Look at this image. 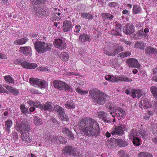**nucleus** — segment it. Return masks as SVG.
Instances as JSON below:
<instances>
[{
    "label": "nucleus",
    "instance_id": "obj_39",
    "mask_svg": "<svg viewBox=\"0 0 157 157\" xmlns=\"http://www.w3.org/2000/svg\"><path fill=\"white\" fill-rule=\"evenodd\" d=\"M134 47L143 50L145 48L144 43L142 42H137L135 44Z\"/></svg>",
    "mask_w": 157,
    "mask_h": 157
},
{
    "label": "nucleus",
    "instance_id": "obj_47",
    "mask_svg": "<svg viewBox=\"0 0 157 157\" xmlns=\"http://www.w3.org/2000/svg\"><path fill=\"white\" fill-rule=\"evenodd\" d=\"M75 90L78 93L81 95L86 94L88 92V91L83 90L78 87L76 88Z\"/></svg>",
    "mask_w": 157,
    "mask_h": 157
},
{
    "label": "nucleus",
    "instance_id": "obj_29",
    "mask_svg": "<svg viewBox=\"0 0 157 157\" xmlns=\"http://www.w3.org/2000/svg\"><path fill=\"white\" fill-rule=\"evenodd\" d=\"M81 16L82 17L88 20H92L93 18V15L90 13H81Z\"/></svg>",
    "mask_w": 157,
    "mask_h": 157
},
{
    "label": "nucleus",
    "instance_id": "obj_44",
    "mask_svg": "<svg viewBox=\"0 0 157 157\" xmlns=\"http://www.w3.org/2000/svg\"><path fill=\"white\" fill-rule=\"evenodd\" d=\"M34 120L35 124L37 126L43 124L42 121L41 120L40 118L36 116L34 117Z\"/></svg>",
    "mask_w": 157,
    "mask_h": 157
},
{
    "label": "nucleus",
    "instance_id": "obj_24",
    "mask_svg": "<svg viewBox=\"0 0 157 157\" xmlns=\"http://www.w3.org/2000/svg\"><path fill=\"white\" fill-rule=\"evenodd\" d=\"M65 106L67 109H73L75 107V105L73 101L71 99L68 100L65 104Z\"/></svg>",
    "mask_w": 157,
    "mask_h": 157
},
{
    "label": "nucleus",
    "instance_id": "obj_41",
    "mask_svg": "<svg viewBox=\"0 0 157 157\" xmlns=\"http://www.w3.org/2000/svg\"><path fill=\"white\" fill-rule=\"evenodd\" d=\"M117 143L118 146L119 147H124L128 145V143L123 140L119 139L117 140Z\"/></svg>",
    "mask_w": 157,
    "mask_h": 157
},
{
    "label": "nucleus",
    "instance_id": "obj_42",
    "mask_svg": "<svg viewBox=\"0 0 157 157\" xmlns=\"http://www.w3.org/2000/svg\"><path fill=\"white\" fill-rule=\"evenodd\" d=\"M138 157H152V155L149 153L141 152L139 154Z\"/></svg>",
    "mask_w": 157,
    "mask_h": 157
},
{
    "label": "nucleus",
    "instance_id": "obj_43",
    "mask_svg": "<svg viewBox=\"0 0 157 157\" xmlns=\"http://www.w3.org/2000/svg\"><path fill=\"white\" fill-rule=\"evenodd\" d=\"M39 79L31 78L29 79L30 83L33 86L38 85L39 83Z\"/></svg>",
    "mask_w": 157,
    "mask_h": 157
},
{
    "label": "nucleus",
    "instance_id": "obj_34",
    "mask_svg": "<svg viewBox=\"0 0 157 157\" xmlns=\"http://www.w3.org/2000/svg\"><path fill=\"white\" fill-rule=\"evenodd\" d=\"M101 15L102 18L107 19L108 20H111L113 19V16L109 13H102Z\"/></svg>",
    "mask_w": 157,
    "mask_h": 157
},
{
    "label": "nucleus",
    "instance_id": "obj_22",
    "mask_svg": "<svg viewBox=\"0 0 157 157\" xmlns=\"http://www.w3.org/2000/svg\"><path fill=\"white\" fill-rule=\"evenodd\" d=\"M28 40V38L24 37L15 40L13 43L15 45H21L25 44Z\"/></svg>",
    "mask_w": 157,
    "mask_h": 157
},
{
    "label": "nucleus",
    "instance_id": "obj_62",
    "mask_svg": "<svg viewBox=\"0 0 157 157\" xmlns=\"http://www.w3.org/2000/svg\"><path fill=\"white\" fill-rule=\"evenodd\" d=\"M31 92L33 94H39V91H38V90L36 89H32L31 90Z\"/></svg>",
    "mask_w": 157,
    "mask_h": 157
},
{
    "label": "nucleus",
    "instance_id": "obj_38",
    "mask_svg": "<svg viewBox=\"0 0 157 157\" xmlns=\"http://www.w3.org/2000/svg\"><path fill=\"white\" fill-rule=\"evenodd\" d=\"M131 54V52L130 51L123 52L118 54V57L124 58L130 56Z\"/></svg>",
    "mask_w": 157,
    "mask_h": 157
},
{
    "label": "nucleus",
    "instance_id": "obj_58",
    "mask_svg": "<svg viewBox=\"0 0 157 157\" xmlns=\"http://www.w3.org/2000/svg\"><path fill=\"white\" fill-rule=\"evenodd\" d=\"M137 97L140 98L144 95V93L141 90L138 89L137 90Z\"/></svg>",
    "mask_w": 157,
    "mask_h": 157
},
{
    "label": "nucleus",
    "instance_id": "obj_55",
    "mask_svg": "<svg viewBox=\"0 0 157 157\" xmlns=\"http://www.w3.org/2000/svg\"><path fill=\"white\" fill-rule=\"evenodd\" d=\"M81 29V26L79 25H77L75 26L74 31L75 33L78 34L80 30Z\"/></svg>",
    "mask_w": 157,
    "mask_h": 157
},
{
    "label": "nucleus",
    "instance_id": "obj_48",
    "mask_svg": "<svg viewBox=\"0 0 157 157\" xmlns=\"http://www.w3.org/2000/svg\"><path fill=\"white\" fill-rule=\"evenodd\" d=\"M5 81L8 83H14L13 78L10 76H7L4 77Z\"/></svg>",
    "mask_w": 157,
    "mask_h": 157
},
{
    "label": "nucleus",
    "instance_id": "obj_56",
    "mask_svg": "<svg viewBox=\"0 0 157 157\" xmlns=\"http://www.w3.org/2000/svg\"><path fill=\"white\" fill-rule=\"evenodd\" d=\"M60 117L62 119L63 121H69V119L68 116L65 113H64L62 116H61Z\"/></svg>",
    "mask_w": 157,
    "mask_h": 157
},
{
    "label": "nucleus",
    "instance_id": "obj_4",
    "mask_svg": "<svg viewBox=\"0 0 157 157\" xmlns=\"http://www.w3.org/2000/svg\"><path fill=\"white\" fill-rule=\"evenodd\" d=\"M105 79L112 82H118L120 81L131 82L132 79L124 75H107L105 76Z\"/></svg>",
    "mask_w": 157,
    "mask_h": 157
},
{
    "label": "nucleus",
    "instance_id": "obj_45",
    "mask_svg": "<svg viewBox=\"0 0 157 157\" xmlns=\"http://www.w3.org/2000/svg\"><path fill=\"white\" fill-rule=\"evenodd\" d=\"M116 111L117 110L115 109H114V108H113V111L111 110L110 112V114L112 115V116L113 117V123L115 122L116 121L115 117L117 116V113H116Z\"/></svg>",
    "mask_w": 157,
    "mask_h": 157
},
{
    "label": "nucleus",
    "instance_id": "obj_59",
    "mask_svg": "<svg viewBox=\"0 0 157 157\" xmlns=\"http://www.w3.org/2000/svg\"><path fill=\"white\" fill-rule=\"evenodd\" d=\"M149 32V29L148 28H146L144 29V31H143V35L146 38L147 36V33H148Z\"/></svg>",
    "mask_w": 157,
    "mask_h": 157
},
{
    "label": "nucleus",
    "instance_id": "obj_28",
    "mask_svg": "<svg viewBox=\"0 0 157 157\" xmlns=\"http://www.w3.org/2000/svg\"><path fill=\"white\" fill-rule=\"evenodd\" d=\"M60 59L63 61L66 62L68 60L69 56L68 54L66 52L61 53L59 55Z\"/></svg>",
    "mask_w": 157,
    "mask_h": 157
},
{
    "label": "nucleus",
    "instance_id": "obj_26",
    "mask_svg": "<svg viewBox=\"0 0 157 157\" xmlns=\"http://www.w3.org/2000/svg\"><path fill=\"white\" fill-rule=\"evenodd\" d=\"M145 52L147 54L151 53L157 54V49L154 48L151 46H148L145 48Z\"/></svg>",
    "mask_w": 157,
    "mask_h": 157
},
{
    "label": "nucleus",
    "instance_id": "obj_1",
    "mask_svg": "<svg viewBox=\"0 0 157 157\" xmlns=\"http://www.w3.org/2000/svg\"><path fill=\"white\" fill-rule=\"evenodd\" d=\"M123 50V48L122 46L113 44L105 45L103 48L104 53L109 56H114Z\"/></svg>",
    "mask_w": 157,
    "mask_h": 157
},
{
    "label": "nucleus",
    "instance_id": "obj_21",
    "mask_svg": "<svg viewBox=\"0 0 157 157\" xmlns=\"http://www.w3.org/2000/svg\"><path fill=\"white\" fill-rule=\"evenodd\" d=\"M90 37L88 35L85 33H83L79 36V41L84 43L86 41H89L90 40Z\"/></svg>",
    "mask_w": 157,
    "mask_h": 157
},
{
    "label": "nucleus",
    "instance_id": "obj_33",
    "mask_svg": "<svg viewBox=\"0 0 157 157\" xmlns=\"http://www.w3.org/2000/svg\"><path fill=\"white\" fill-rule=\"evenodd\" d=\"M150 90L153 96L157 100V88L156 86H154L150 87Z\"/></svg>",
    "mask_w": 157,
    "mask_h": 157
},
{
    "label": "nucleus",
    "instance_id": "obj_61",
    "mask_svg": "<svg viewBox=\"0 0 157 157\" xmlns=\"http://www.w3.org/2000/svg\"><path fill=\"white\" fill-rule=\"evenodd\" d=\"M8 92L6 90V89L3 87L1 85H0V93H6L7 94Z\"/></svg>",
    "mask_w": 157,
    "mask_h": 157
},
{
    "label": "nucleus",
    "instance_id": "obj_32",
    "mask_svg": "<svg viewBox=\"0 0 157 157\" xmlns=\"http://www.w3.org/2000/svg\"><path fill=\"white\" fill-rule=\"evenodd\" d=\"M54 108L55 110L58 112L60 117L64 113V109L59 106H56Z\"/></svg>",
    "mask_w": 157,
    "mask_h": 157
},
{
    "label": "nucleus",
    "instance_id": "obj_40",
    "mask_svg": "<svg viewBox=\"0 0 157 157\" xmlns=\"http://www.w3.org/2000/svg\"><path fill=\"white\" fill-rule=\"evenodd\" d=\"M122 132V130L121 128H113L112 133L113 135H117L121 134Z\"/></svg>",
    "mask_w": 157,
    "mask_h": 157
},
{
    "label": "nucleus",
    "instance_id": "obj_36",
    "mask_svg": "<svg viewBox=\"0 0 157 157\" xmlns=\"http://www.w3.org/2000/svg\"><path fill=\"white\" fill-rule=\"evenodd\" d=\"M143 33V30H139L137 33L135 34L134 36V38L137 40L141 39L144 36Z\"/></svg>",
    "mask_w": 157,
    "mask_h": 157
},
{
    "label": "nucleus",
    "instance_id": "obj_5",
    "mask_svg": "<svg viewBox=\"0 0 157 157\" xmlns=\"http://www.w3.org/2000/svg\"><path fill=\"white\" fill-rule=\"evenodd\" d=\"M134 129H132L129 134V139L132 141L133 144L137 146L140 145L141 144V140L140 138V136L144 137V133H138L135 131Z\"/></svg>",
    "mask_w": 157,
    "mask_h": 157
},
{
    "label": "nucleus",
    "instance_id": "obj_8",
    "mask_svg": "<svg viewBox=\"0 0 157 157\" xmlns=\"http://www.w3.org/2000/svg\"><path fill=\"white\" fill-rule=\"evenodd\" d=\"M21 131V139L26 142L29 143L31 141L32 136L29 135V133L26 132L27 128H18Z\"/></svg>",
    "mask_w": 157,
    "mask_h": 157
},
{
    "label": "nucleus",
    "instance_id": "obj_63",
    "mask_svg": "<svg viewBox=\"0 0 157 157\" xmlns=\"http://www.w3.org/2000/svg\"><path fill=\"white\" fill-rule=\"evenodd\" d=\"M6 58V56L5 55L0 53V59H5Z\"/></svg>",
    "mask_w": 157,
    "mask_h": 157
},
{
    "label": "nucleus",
    "instance_id": "obj_3",
    "mask_svg": "<svg viewBox=\"0 0 157 157\" xmlns=\"http://www.w3.org/2000/svg\"><path fill=\"white\" fill-rule=\"evenodd\" d=\"M35 49L38 53H44L50 51L52 47L51 44L38 41V40L34 43Z\"/></svg>",
    "mask_w": 157,
    "mask_h": 157
},
{
    "label": "nucleus",
    "instance_id": "obj_54",
    "mask_svg": "<svg viewBox=\"0 0 157 157\" xmlns=\"http://www.w3.org/2000/svg\"><path fill=\"white\" fill-rule=\"evenodd\" d=\"M118 4L116 2H111L108 4V6L110 8H114L118 6Z\"/></svg>",
    "mask_w": 157,
    "mask_h": 157
},
{
    "label": "nucleus",
    "instance_id": "obj_57",
    "mask_svg": "<svg viewBox=\"0 0 157 157\" xmlns=\"http://www.w3.org/2000/svg\"><path fill=\"white\" fill-rule=\"evenodd\" d=\"M21 128H29V125L26 121H22L21 123Z\"/></svg>",
    "mask_w": 157,
    "mask_h": 157
},
{
    "label": "nucleus",
    "instance_id": "obj_46",
    "mask_svg": "<svg viewBox=\"0 0 157 157\" xmlns=\"http://www.w3.org/2000/svg\"><path fill=\"white\" fill-rule=\"evenodd\" d=\"M133 13L134 14H136L140 13L141 10L140 8L137 5L133 6Z\"/></svg>",
    "mask_w": 157,
    "mask_h": 157
},
{
    "label": "nucleus",
    "instance_id": "obj_10",
    "mask_svg": "<svg viewBox=\"0 0 157 157\" xmlns=\"http://www.w3.org/2000/svg\"><path fill=\"white\" fill-rule=\"evenodd\" d=\"M49 139L52 143L56 144H65L67 142L66 140L60 136H51L49 137Z\"/></svg>",
    "mask_w": 157,
    "mask_h": 157
},
{
    "label": "nucleus",
    "instance_id": "obj_35",
    "mask_svg": "<svg viewBox=\"0 0 157 157\" xmlns=\"http://www.w3.org/2000/svg\"><path fill=\"white\" fill-rule=\"evenodd\" d=\"M89 123V128H99L97 122L94 119L91 118V120Z\"/></svg>",
    "mask_w": 157,
    "mask_h": 157
},
{
    "label": "nucleus",
    "instance_id": "obj_49",
    "mask_svg": "<svg viewBox=\"0 0 157 157\" xmlns=\"http://www.w3.org/2000/svg\"><path fill=\"white\" fill-rule=\"evenodd\" d=\"M118 155L120 157H129V155L125 153L123 151H118Z\"/></svg>",
    "mask_w": 157,
    "mask_h": 157
},
{
    "label": "nucleus",
    "instance_id": "obj_53",
    "mask_svg": "<svg viewBox=\"0 0 157 157\" xmlns=\"http://www.w3.org/2000/svg\"><path fill=\"white\" fill-rule=\"evenodd\" d=\"M12 121L10 119L7 120L5 122L6 128H10L12 125Z\"/></svg>",
    "mask_w": 157,
    "mask_h": 157
},
{
    "label": "nucleus",
    "instance_id": "obj_19",
    "mask_svg": "<svg viewBox=\"0 0 157 157\" xmlns=\"http://www.w3.org/2000/svg\"><path fill=\"white\" fill-rule=\"evenodd\" d=\"M31 51V48L29 46L21 47L19 48V52L27 56L30 55Z\"/></svg>",
    "mask_w": 157,
    "mask_h": 157
},
{
    "label": "nucleus",
    "instance_id": "obj_50",
    "mask_svg": "<svg viewBox=\"0 0 157 157\" xmlns=\"http://www.w3.org/2000/svg\"><path fill=\"white\" fill-rule=\"evenodd\" d=\"M39 81L38 85L39 86L44 88L46 86V82L45 80L39 79Z\"/></svg>",
    "mask_w": 157,
    "mask_h": 157
},
{
    "label": "nucleus",
    "instance_id": "obj_15",
    "mask_svg": "<svg viewBox=\"0 0 157 157\" xmlns=\"http://www.w3.org/2000/svg\"><path fill=\"white\" fill-rule=\"evenodd\" d=\"M21 65L24 68L30 69H35L38 66L35 63H30L26 61H22Z\"/></svg>",
    "mask_w": 157,
    "mask_h": 157
},
{
    "label": "nucleus",
    "instance_id": "obj_7",
    "mask_svg": "<svg viewBox=\"0 0 157 157\" xmlns=\"http://www.w3.org/2000/svg\"><path fill=\"white\" fill-rule=\"evenodd\" d=\"M63 151L64 153L68 154L74 156L81 157V155H79L76 149L72 146H67L65 147Z\"/></svg>",
    "mask_w": 157,
    "mask_h": 157
},
{
    "label": "nucleus",
    "instance_id": "obj_13",
    "mask_svg": "<svg viewBox=\"0 0 157 157\" xmlns=\"http://www.w3.org/2000/svg\"><path fill=\"white\" fill-rule=\"evenodd\" d=\"M35 11L36 15L41 17H44L45 14L47 15L49 13V9H47L46 10L45 9L40 7L36 8Z\"/></svg>",
    "mask_w": 157,
    "mask_h": 157
},
{
    "label": "nucleus",
    "instance_id": "obj_25",
    "mask_svg": "<svg viewBox=\"0 0 157 157\" xmlns=\"http://www.w3.org/2000/svg\"><path fill=\"white\" fill-rule=\"evenodd\" d=\"M121 26L119 25H116L115 29H113L111 33V34L113 36H118L120 35V32L121 31Z\"/></svg>",
    "mask_w": 157,
    "mask_h": 157
},
{
    "label": "nucleus",
    "instance_id": "obj_60",
    "mask_svg": "<svg viewBox=\"0 0 157 157\" xmlns=\"http://www.w3.org/2000/svg\"><path fill=\"white\" fill-rule=\"evenodd\" d=\"M154 111L157 114V102H154L153 106Z\"/></svg>",
    "mask_w": 157,
    "mask_h": 157
},
{
    "label": "nucleus",
    "instance_id": "obj_51",
    "mask_svg": "<svg viewBox=\"0 0 157 157\" xmlns=\"http://www.w3.org/2000/svg\"><path fill=\"white\" fill-rule=\"evenodd\" d=\"M105 106L107 109V111L110 112L111 110H112L113 109V105L110 102H108L105 104Z\"/></svg>",
    "mask_w": 157,
    "mask_h": 157
},
{
    "label": "nucleus",
    "instance_id": "obj_30",
    "mask_svg": "<svg viewBox=\"0 0 157 157\" xmlns=\"http://www.w3.org/2000/svg\"><path fill=\"white\" fill-rule=\"evenodd\" d=\"M117 110L118 112L117 117H123L125 115V111L121 108H118Z\"/></svg>",
    "mask_w": 157,
    "mask_h": 157
},
{
    "label": "nucleus",
    "instance_id": "obj_37",
    "mask_svg": "<svg viewBox=\"0 0 157 157\" xmlns=\"http://www.w3.org/2000/svg\"><path fill=\"white\" fill-rule=\"evenodd\" d=\"M20 107L21 113L25 115H27L29 113V109L28 108H26L24 105H20Z\"/></svg>",
    "mask_w": 157,
    "mask_h": 157
},
{
    "label": "nucleus",
    "instance_id": "obj_52",
    "mask_svg": "<svg viewBox=\"0 0 157 157\" xmlns=\"http://www.w3.org/2000/svg\"><path fill=\"white\" fill-rule=\"evenodd\" d=\"M137 90L134 89L131 90H130V95L132 96V97L133 98L137 97Z\"/></svg>",
    "mask_w": 157,
    "mask_h": 157
},
{
    "label": "nucleus",
    "instance_id": "obj_20",
    "mask_svg": "<svg viewBox=\"0 0 157 157\" xmlns=\"http://www.w3.org/2000/svg\"><path fill=\"white\" fill-rule=\"evenodd\" d=\"M125 26L124 29V32L125 34H129L134 32L133 26L132 25L130 24H126Z\"/></svg>",
    "mask_w": 157,
    "mask_h": 157
},
{
    "label": "nucleus",
    "instance_id": "obj_64",
    "mask_svg": "<svg viewBox=\"0 0 157 157\" xmlns=\"http://www.w3.org/2000/svg\"><path fill=\"white\" fill-rule=\"evenodd\" d=\"M152 80L153 81L157 82V75H154L153 77L152 78Z\"/></svg>",
    "mask_w": 157,
    "mask_h": 157
},
{
    "label": "nucleus",
    "instance_id": "obj_16",
    "mask_svg": "<svg viewBox=\"0 0 157 157\" xmlns=\"http://www.w3.org/2000/svg\"><path fill=\"white\" fill-rule=\"evenodd\" d=\"M91 120V118H82L79 123L78 126L79 128H89V123Z\"/></svg>",
    "mask_w": 157,
    "mask_h": 157
},
{
    "label": "nucleus",
    "instance_id": "obj_9",
    "mask_svg": "<svg viewBox=\"0 0 157 157\" xmlns=\"http://www.w3.org/2000/svg\"><path fill=\"white\" fill-rule=\"evenodd\" d=\"M53 44L56 48L60 50L65 49L67 47L66 43L60 39H55Z\"/></svg>",
    "mask_w": 157,
    "mask_h": 157
},
{
    "label": "nucleus",
    "instance_id": "obj_31",
    "mask_svg": "<svg viewBox=\"0 0 157 157\" xmlns=\"http://www.w3.org/2000/svg\"><path fill=\"white\" fill-rule=\"evenodd\" d=\"M83 132L85 134L87 135H94V133H93L94 128H83Z\"/></svg>",
    "mask_w": 157,
    "mask_h": 157
},
{
    "label": "nucleus",
    "instance_id": "obj_23",
    "mask_svg": "<svg viewBox=\"0 0 157 157\" xmlns=\"http://www.w3.org/2000/svg\"><path fill=\"white\" fill-rule=\"evenodd\" d=\"M5 87L8 91L12 93L14 95L17 96L19 94V92L18 90L15 88L7 85H6Z\"/></svg>",
    "mask_w": 157,
    "mask_h": 157
},
{
    "label": "nucleus",
    "instance_id": "obj_14",
    "mask_svg": "<svg viewBox=\"0 0 157 157\" xmlns=\"http://www.w3.org/2000/svg\"><path fill=\"white\" fill-rule=\"evenodd\" d=\"M38 107H39L41 110H48L50 111L52 109L53 104L51 102H48L46 103L44 105L39 104Z\"/></svg>",
    "mask_w": 157,
    "mask_h": 157
},
{
    "label": "nucleus",
    "instance_id": "obj_18",
    "mask_svg": "<svg viewBox=\"0 0 157 157\" xmlns=\"http://www.w3.org/2000/svg\"><path fill=\"white\" fill-rule=\"evenodd\" d=\"M97 115L98 117L100 119L103 120V122H104V123H105L106 124V123H111L112 122V120H107L106 119L107 114L106 113L103 112L101 111L100 112H97Z\"/></svg>",
    "mask_w": 157,
    "mask_h": 157
},
{
    "label": "nucleus",
    "instance_id": "obj_6",
    "mask_svg": "<svg viewBox=\"0 0 157 157\" xmlns=\"http://www.w3.org/2000/svg\"><path fill=\"white\" fill-rule=\"evenodd\" d=\"M54 87L63 92H66L69 90L71 91L72 89L71 86L60 81L55 80L53 82Z\"/></svg>",
    "mask_w": 157,
    "mask_h": 157
},
{
    "label": "nucleus",
    "instance_id": "obj_17",
    "mask_svg": "<svg viewBox=\"0 0 157 157\" xmlns=\"http://www.w3.org/2000/svg\"><path fill=\"white\" fill-rule=\"evenodd\" d=\"M72 27V24L70 21L65 20L63 22L62 29L65 32H67L71 30Z\"/></svg>",
    "mask_w": 157,
    "mask_h": 157
},
{
    "label": "nucleus",
    "instance_id": "obj_27",
    "mask_svg": "<svg viewBox=\"0 0 157 157\" xmlns=\"http://www.w3.org/2000/svg\"><path fill=\"white\" fill-rule=\"evenodd\" d=\"M62 132L64 134L67 136L71 139L73 140L74 139V137L73 134L68 128H63Z\"/></svg>",
    "mask_w": 157,
    "mask_h": 157
},
{
    "label": "nucleus",
    "instance_id": "obj_12",
    "mask_svg": "<svg viewBox=\"0 0 157 157\" xmlns=\"http://www.w3.org/2000/svg\"><path fill=\"white\" fill-rule=\"evenodd\" d=\"M126 63L129 67H135L139 68L140 65L137 60L135 58H130L126 61Z\"/></svg>",
    "mask_w": 157,
    "mask_h": 157
},
{
    "label": "nucleus",
    "instance_id": "obj_11",
    "mask_svg": "<svg viewBox=\"0 0 157 157\" xmlns=\"http://www.w3.org/2000/svg\"><path fill=\"white\" fill-rule=\"evenodd\" d=\"M139 106L142 109H146L151 107L150 100L147 98H144L139 101Z\"/></svg>",
    "mask_w": 157,
    "mask_h": 157
},
{
    "label": "nucleus",
    "instance_id": "obj_2",
    "mask_svg": "<svg viewBox=\"0 0 157 157\" xmlns=\"http://www.w3.org/2000/svg\"><path fill=\"white\" fill-rule=\"evenodd\" d=\"M89 94L94 102L99 105L104 104L105 102L106 98L109 97L107 95L101 94L99 90H90L89 91Z\"/></svg>",
    "mask_w": 157,
    "mask_h": 157
}]
</instances>
